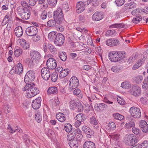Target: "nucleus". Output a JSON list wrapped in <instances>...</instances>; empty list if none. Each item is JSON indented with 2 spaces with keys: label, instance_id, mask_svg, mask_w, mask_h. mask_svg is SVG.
<instances>
[{
  "label": "nucleus",
  "instance_id": "obj_29",
  "mask_svg": "<svg viewBox=\"0 0 148 148\" xmlns=\"http://www.w3.org/2000/svg\"><path fill=\"white\" fill-rule=\"evenodd\" d=\"M21 45L24 49L26 50L29 47V43L24 39H22L21 43Z\"/></svg>",
  "mask_w": 148,
  "mask_h": 148
},
{
  "label": "nucleus",
  "instance_id": "obj_63",
  "mask_svg": "<svg viewBox=\"0 0 148 148\" xmlns=\"http://www.w3.org/2000/svg\"><path fill=\"white\" fill-rule=\"evenodd\" d=\"M33 36H34L32 38V39L33 40V41L35 42H37L40 40V37L38 35L36 34Z\"/></svg>",
  "mask_w": 148,
  "mask_h": 148
},
{
  "label": "nucleus",
  "instance_id": "obj_5",
  "mask_svg": "<svg viewBox=\"0 0 148 148\" xmlns=\"http://www.w3.org/2000/svg\"><path fill=\"white\" fill-rule=\"evenodd\" d=\"M64 37L62 34H57L54 40L55 44L57 46H62L64 42Z\"/></svg>",
  "mask_w": 148,
  "mask_h": 148
},
{
  "label": "nucleus",
  "instance_id": "obj_41",
  "mask_svg": "<svg viewBox=\"0 0 148 148\" xmlns=\"http://www.w3.org/2000/svg\"><path fill=\"white\" fill-rule=\"evenodd\" d=\"M113 116L114 119L120 121L123 120L124 118V116L118 113L114 114H113Z\"/></svg>",
  "mask_w": 148,
  "mask_h": 148
},
{
  "label": "nucleus",
  "instance_id": "obj_2",
  "mask_svg": "<svg viewBox=\"0 0 148 148\" xmlns=\"http://www.w3.org/2000/svg\"><path fill=\"white\" fill-rule=\"evenodd\" d=\"M53 18L57 21V23L62 25L65 21L62 9L59 8L53 12Z\"/></svg>",
  "mask_w": 148,
  "mask_h": 148
},
{
  "label": "nucleus",
  "instance_id": "obj_44",
  "mask_svg": "<svg viewBox=\"0 0 148 148\" xmlns=\"http://www.w3.org/2000/svg\"><path fill=\"white\" fill-rule=\"evenodd\" d=\"M26 63L28 65V66L32 68L34 66V63L32 60L30 58H28L26 59Z\"/></svg>",
  "mask_w": 148,
  "mask_h": 148
},
{
  "label": "nucleus",
  "instance_id": "obj_34",
  "mask_svg": "<svg viewBox=\"0 0 148 148\" xmlns=\"http://www.w3.org/2000/svg\"><path fill=\"white\" fill-rule=\"evenodd\" d=\"M56 23H57V21L55 19H51L47 21V25L49 27H56Z\"/></svg>",
  "mask_w": 148,
  "mask_h": 148
},
{
  "label": "nucleus",
  "instance_id": "obj_49",
  "mask_svg": "<svg viewBox=\"0 0 148 148\" xmlns=\"http://www.w3.org/2000/svg\"><path fill=\"white\" fill-rule=\"evenodd\" d=\"M138 55H135V56L132 55L129 59L128 60V62L129 63H131L137 59V58Z\"/></svg>",
  "mask_w": 148,
  "mask_h": 148
},
{
  "label": "nucleus",
  "instance_id": "obj_15",
  "mask_svg": "<svg viewBox=\"0 0 148 148\" xmlns=\"http://www.w3.org/2000/svg\"><path fill=\"white\" fill-rule=\"evenodd\" d=\"M41 99L40 97H38L34 100L32 103V106L34 109H37L40 106Z\"/></svg>",
  "mask_w": 148,
  "mask_h": 148
},
{
  "label": "nucleus",
  "instance_id": "obj_8",
  "mask_svg": "<svg viewBox=\"0 0 148 148\" xmlns=\"http://www.w3.org/2000/svg\"><path fill=\"white\" fill-rule=\"evenodd\" d=\"M38 31V29L36 27L32 26L27 28L25 32L28 36H33L36 35Z\"/></svg>",
  "mask_w": 148,
  "mask_h": 148
},
{
  "label": "nucleus",
  "instance_id": "obj_28",
  "mask_svg": "<svg viewBox=\"0 0 148 148\" xmlns=\"http://www.w3.org/2000/svg\"><path fill=\"white\" fill-rule=\"evenodd\" d=\"M69 145L71 148H77L78 147V142L77 140L75 139H73L72 140H71L69 142Z\"/></svg>",
  "mask_w": 148,
  "mask_h": 148
},
{
  "label": "nucleus",
  "instance_id": "obj_7",
  "mask_svg": "<svg viewBox=\"0 0 148 148\" xmlns=\"http://www.w3.org/2000/svg\"><path fill=\"white\" fill-rule=\"evenodd\" d=\"M125 143L129 145L132 146L135 145L138 142V139L136 136L129 135L126 138L125 140Z\"/></svg>",
  "mask_w": 148,
  "mask_h": 148
},
{
  "label": "nucleus",
  "instance_id": "obj_1",
  "mask_svg": "<svg viewBox=\"0 0 148 148\" xmlns=\"http://www.w3.org/2000/svg\"><path fill=\"white\" fill-rule=\"evenodd\" d=\"M23 90V91L27 90L26 96L28 98L34 97L39 94L40 92L39 89L35 87L33 83L26 84Z\"/></svg>",
  "mask_w": 148,
  "mask_h": 148
},
{
  "label": "nucleus",
  "instance_id": "obj_60",
  "mask_svg": "<svg viewBox=\"0 0 148 148\" xmlns=\"http://www.w3.org/2000/svg\"><path fill=\"white\" fill-rule=\"evenodd\" d=\"M49 4L52 6L55 7L56 5L57 0H49Z\"/></svg>",
  "mask_w": 148,
  "mask_h": 148
},
{
  "label": "nucleus",
  "instance_id": "obj_25",
  "mask_svg": "<svg viewBox=\"0 0 148 148\" xmlns=\"http://www.w3.org/2000/svg\"><path fill=\"white\" fill-rule=\"evenodd\" d=\"M75 109L78 112H82L84 110V106L79 101L77 102Z\"/></svg>",
  "mask_w": 148,
  "mask_h": 148
},
{
  "label": "nucleus",
  "instance_id": "obj_39",
  "mask_svg": "<svg viewBox=\"0 0 148 148\" xmlns=\"http://www.w3.org/2000/svg\"><path fill=\"white\" fill-rule=\"evenodd\" d=\"M35 119L38 123H39L41 122L42 120V116L40 112H38L36 113Z\"/></svg>",
  "mask_w": 148,
  "mask_h": 148
},
{
  "label": "nucleus",
  "instance_id": "obj_62",
  "mask_svg": "<svg viewBox=\"0 0 148 148\" xmlns=\"http://www.w3.org/2000/svg\"><path fill=\"white\" fill-rule=\"evenodd\" d=\"M94 131L91 129L88 133H87L86 137L87 138H91L92 136H94Z\"/></svg>",
  "mask_w": 148,
  "mask_h": 148
},
{
  "label": "nucleus",
  "instance_id": "obj_17",
  "mask_svg": "<svg viewBox=\"0 0 148 148\" xmlns=\"http://www.w3.org/2000/svg\"><path fill=\"white\" fill-rule=\"evenodd\" d=\"M106 44L110 47L116 46L119 44V40L114 39V38H110L108 39L106 41Z\"/></svg>",
  "mask_w": 148,
  "mask_h": 148
},
{
  "label": "nucleus",
  "instance_id": "obj_13",
  "mask_svg": "<svg viewBox=\"0 0 148 148\" xmlns=\"http://www.w3.org/2000/svg\"><path fill=\"white\" fill-rule=\"evenodd\" d=\"M86 2L85 4L82 1L78 2L76 5V10L77 12L79 13L83 12L85 9V5H87Z\"/></svg>",
  "mask_w": 148,
  "mask_h": 148
},
{
  "label": "nucleus",
  "instance_id": "obj_55",
  "mask_svg": "<svg viewBox=\"0 0 148 148\" xmlns=\"http://www.w3.org/2000/svg\"><path fill=\"white\" fill-rule=\"evenodd\" d=\"M21 4L23 7L25 9H27V8L30 7L29 5H28V3L25 1H21Z\"/></svg>",
  "mask_w": 148,
  "mask_h": 148
},
{
  "label": "nucleus",
  "instance_id": "obj_43",
  "mask_svg": "<svg viewBox=\"0 0 148 148\" xmlns=\"http://www.w3.org/2000/svg\"><path fill=\"white\" fill-rule=\"evenodd\" d=\"M106 106H107V105L103 103H96L95 106V107H97L100 110H103Z\"/></svg>",
  "mask_w": 148,
  "mask_h": 148
},
{
  "label": "nucleus",
  "instance_id": "obj_14",
  "mask_svg": "<svg viewBox=\"0 0 148 148\" xmlns=\"http://www.w3.org/2000/svg\"><path fill=\"white\" fill-rule=\"evenodd\" d=\"M103 17V16L101 11H97L93 14L92 19L94 21H99L102 19Z\"/></svg>",
  "mask_w": 148,
  "mask_h": 148
},
{
  "label": "nucleus",
  "instance_id": "obj_45",
  "mask_svg": "<svg viewBox=\"0 0 148 148\" xmlns=\"http://www.w3.org/2000/svg\"><path fill=\"white\" fill-rule=\"evenodd\" d=\"M65 131L67 132H70L72 129V126L69 123H67L65 124L64 127Z\"/></svg>",
  "mask_w": 148,
  "mask_h": 148
},
{
  "label": "nucleus",
  "instance_id": "obj_42",
  "mask_svg": "<svg viewBox=\"0 0 148 148\" xmlns=\"http://www.w3.org/2000/svg\"><path fill=\"white\" fill-rule=\"evenodd\" d=\"M116 34V32L114 30H108L106 32V36H114Z\"/></svg>",
  "mask_w": 148,
  "mask_h": 148
},
{
  "label": "nucleus",
  "instance_id": "obj_40",
  "mask_svg": "<svg viewBox=\"0 0 148 148\" xmlns=\"http://www.w3.org/2000/svg\"><path fill=\"white\" fill-rule=\"evenodd\" d=\"M22 138L25 141V143L27 145H29L30 143L29 136L27 135L24 134L22 136Z\"/></svg>",
  "mask_w": 148,
  "mask_h": 148
},
{
  "label": "nucleus",
  "instance_id": "obj_61",
  "mask_svg": "<svg viewBox=\"0 0 148 148\" xmlns=\"http://www.w3.org/2000/svg\"><path fill=\"white\" fill-rule=\"evenodd\" d=\"M74 134L75 135H76V139H77L76 140H77V141L78 140L80 141L83 138V136L82 134H80L79 133H78L76 134V133L75 132L74 133Z\"/></svg>",
  "mask_w": 148,
  "mask_h": 148
},
{
  "label": "nucleus",
  "instance_id": "obj_33",
  "mask_svg": "<svg viewBox=\"0 0 148 148\" xmlns=\"http://www.w3.org/2000/svg\"><path fill=\"white\" fill-rule=\"evenodd\" d=\"M14 52L15 56L18 57L22 54L23 50L19 47H17L14 49Z\"/></svg>",
  "mask_w": 148,
  "mask_h": 148
},
{
  "label": "nucleus",
  "instance_id": "obj_37",
  "mask_svg": "<svg viewBox=\"0 0 148 148\" xmlns=\"http://www.w3.org/2000/svg\"><path fill=\"white\" fill-rule=\"evenodd\" d=\"M58 56L61 60L65 61L66 59V54L65 52H62L59 53Z\"/></svg>",
  "mask_w": 148,
  "mask_h": 148
},
{
  "label": "nucleus",
  "instance_id": "obj_56",
  "mask_svg": "<svg viewBox=\"0 0 148 148\" xmlns=\"http://www.w3.org/2000/svg\"><path fill=\"white\" fill-rule=\"evenodd\" d=\"M10 130V132L12 134L13 133L16 132H19L20 133H21L23 132L22 130L20 128H18V129H16L14 130L11 127L10 129V130Z\"/></svg>",
  "mask_w": 148,
  "mask_h": 148
},
{
  "label": "nucleus",
  "instance_id": "obj_19",
  "mask_svg": "<svg viewBox=\"0 0 148 148\" xmlns=\"http://www.w3.org/2000/svg\"><path fill=\"white\" fill-rule=\"evenodd\" d=\"M116 53L117 51H113L109 53L108 55L109 58L111 62H116L118 61Z\"/></svg>",
  "mask_w": 148,
  "mask_h": 148
},
{
  "label": "nucleus",
  "instance_id": "obj_64",
  "mask_svg": "<svg viewBox=\"0 0 148 148\" xmlns=\"http://www.w3.org/2000/svg\"><path fill=\"white\" fill-rule=\"evenodd\" d=\"M142 88L144 90L147 89L148 88V82L144 80L143 82Z\"/></svg>",
  "mask_w": 148,
  "mask_h": 148
},
{
  "label": "nucleus",
  "instance_id": "obj_11",
  "mask_svg": "<svg viewBox=\"0 0 148 148\" xmlns=\"http://www.w3.org/2000/svg\"><path fill=\"white\" fill-rule=\"evenodd\" d=\"M47 65L49 69H54L57 66L56 60L53 58H49L47 62Z\"/></svg>",
  "mask_w": 148,
  "mask_h": 148
},
{
  "label": "nucleus",
  "instance_id": "obj_16",
  "mask_svg": "<svg viewBox=\"0 0 148 148\" xmlns=\"http://www.w3.org/2000/svg\"><path fill=\"white\" fill-rule=\"evenodd\" d=\"M139 125L142 131L144 132L147 133L148 130V124L147 122L144 120H142L139 123Z\"/></svg>",
  "mask_w": 148,
  "mask_h": 148
},
{
  "label": "nucleus",
  "instance_id": "obj_52",
  "mask_svg": "<svg viewBox=\"0 0 148 148\" xmlns=\"http://www.w3.org/2000/svg\"><path fill=\"white\" fill-rule=\"evenodd\" d=\"M142 18L141 16H137L133 19L132 21L134 23H138L142 20Z\"/></svg>",
  "mask_w": 148,
  "mask_h": 148
},
{
  "label": "nucleus",
  "instance_id": "obj_24",
  "mask_svg": "<svg viewBox=\"0 0 148 148\" xmlns=\"http://www.w3.org/2000/svg\"><path fill=\"white\" fill-rule=\"evenodd\" d=\"M58 93V89L55 86L51 87L49 88L47 90L48 95L56 94Z\"/></svg>",
  "mask_w": 148,
  "mask_h": 148
},
{
  "label": "nucleus",
  "instance_id": "obj_10",
  "mask_svg": "<svg viewBox=\"0 0 148 148\" xmlns=\"http://www.w3.org/2000/svg\"><path fill=\"white\" fill-rule=\"evenodd\" d=\"M141 92L140 88L137 86H134L131 89L130 93L134 96L137 97L140 95Z\"/></svg>",
  "mask_w": 148,
  "mask_h": 148
},
{
  "label": "nucleus",
  "instance_id": "obj_38",
  "mask_svg": "<svg viewBox=\"0 0 148 148\" xmlns=\"http://www.w3.org/2000/svg\"><path fill=\"white\" fill-rule=\"evenodd\" d=\"M77 102L74 99H71L69 103V105L70 109L72 110H74L76 106Z\"/></svg>",
  "mask_w": 148,
  "mask_h": 148
},
{
  "label": "nucleus",
  "instance_id": "obj_12",
  "mask_svg": "<svg viewBox=\"0 0 148 148\" xmlns=\"http://www.w3.org/2000/svg\"><path fill=\"white\" fill-rule=\"evenodd\" d=\"M22 11L20 13V16L23 19L27 20L30 17V12L27 9L22 8Z\"/></svg>",
  "mask_w": 148,
  "mask_h": 148
},
{
  "label": "nucleus",
  "instance_id": "obj_4",
  "mask_svg": "<svg viewBox=\"0 0 148 148\" xmlns=\"http://www.w3.org/2000/svg\"><path fill=\"white\" fill-rule=\"evenodd\" d=\"M130 114L133 117L135 118H140L141 116V114L139 108L135 107H131L129 110Z\"/></svg>",
  "mask_w": 148,
  "mask_h": 148
},
{
  "label": "nucleus",
  "instance_id": "obj_31",
  "mask_svg": "<svg viewBox=\"0 0 148 148\" xmlns=\"http://www.w3.org/2000/svg\"><path fill=\"white\" fill-rule=\"evenodd\" d=\"M38 3L39 5H42L45 9H47L48 6L49 1L48 0H38Z\"/></svg>",
  "mask_w": 148,
  "mask_h": 148
},
{
  "label": "nucleus",
  "instance_id": "obj_32",
  "mask_svg": "<svg viewBox=\"0 0 148 148\" xmlns=\"http://www.w3.org/2000/svg\"><path fill=\"white\" fill-rule=\"evenodd\" d=\"M73 94L77 96L79 99H82L83 97V95L81 93V90L79 88L75 89L73 91Z\"/></svg>",
  "mask_w": 148,
  "mask_h": 148
},
{
  "label": "nucleus",
  "instance_id": "obj_57",
  "mask_svg": "<svg viewBox=\"0 0 148 148\" xmlns=\"http://www.w3.org/2000/svg\"><path fill=\"white\" fill-rule=\"evenodd\" d=\"M62 10H64L65 12H67L69 10V6L67 3H63L62 5Z\"/></svg>",
  "mask_w": 148,
  "mask_h": 148
},
{
  "label": "nucleus",
  "instance_id": "obj_6",
  "mask_svg": "<svg viewBox=\"0 0 148 148\" xmlns=\"http://www.w3.org/2000/svg\"><path fill=\"white\" fill-rule=\"evenodd\" d=\"M69 90L71 91L73 89L77 88L79 84V80L75 76L72 77L70 80Z\"/></svg>",
  "mask_w": 148,
  "mask_h": 148
},
{
  "label": "nucleus",
  "instance_id": "obj_20",
  "mask_svg": "<svg viewBox=\"0 0 148 148\" xmlns=\"http://www.w3.org/2000/svg\"><path fill=\"white\" fill-rule=\"evenodd\" d=\"M14 32L16 36L18 37L21 36L23 33L22 27L20 26L16 27L14 29Z\"/></svg>",
  "mask_w": 148,
  "mask_h": 148
},
{
  "label": "nucleus",
  "instance_id": "obj_26",
  "mask_svg": "<svg viewBox=\"0 0 148 148\" xmlns=\"http://www.w3.org/2000/svg\"><path fill=\"white\" fill-rule=\"evenodd\" d=\"M142 56L143 57V58L142 60H140L139 61H138L136 64L134 65L132 67V69L133 70H135L137 69L143 64L144 61L145 60L143 59L144 58H145V57L144 56Z\"/></svg>",
  "mask_w": 148,
  "mask_h": 148
},
{
  "label": "nucleus",
  "instance_id": "obj_51",
  "mask_svg": "<svg viewBox=\"0 0 148 148\" xmlns=\"http://www.w3.org/2000/svg\"><path fill=\"white\" fill-rule=\"evenodd\" d=\"M51 76L52 81L55 82L57 79L58 77V74L57 73H55L54 74L53 73L51 75Z\"/></svg>",
  "mask_w": 148,
  "mask_h": 148
},
{
  "label": "nucleus",
  "instance_id": "obj_48",
  "mask_svg": "<svg viewBox=\"0 0 148 148\" xmlns=\"http://www.w3.org/2000/svg\"><path fill=\"white\" fill-rule=\"evenodd\" d=\"M117 57L118 60V61H121L125 57V56L123 53L121 52H117Z\"/></svg>",
  "mask_w": 148,
  "mask_h": 148
},
{
  "label": "nucleus",
  "instance_id": "obj_18",
  "mask_svg": "<svg viewBox=\"0 0 148 148\" xmlns=\"http://www.w3.org/2000/svg\"><path fill=\"white\" fill-rule=\"evenodd\" d=\"M32 59L33 60H39L41 58L40 53L38 51L32 50L30 53Z\"/></svg>",
  "mask_w": 148,
  "mask_h": 148
},
{
  "label": "nucleus",
  "instance_id": "obj_9",
  "mask_svg": "<svg viewBox=\"0 0 148 148\" xmlns=\"http://www.w3.org/2000/svg\"><path fill=\"white\" fill-rule=\"evenodd\" d=\"M49 68L46 67H44L41 70V76L45 80H48L49 78L50 73Z\"/></svg>",
  "mask_w": 148,
  "mask_h": 148
},
{
  "label": "nucleus",
  "instance_id": "obj_27",
  "mask_svg": "<svg viewBox=\"0 0 148 148\" xmlns=\"http://www.w3.org/2000/svg\"><path fill=\"white\" fill-rule=\"evenodd\" d=\"M75 118L76 120L79 121L83 122L86 119L85 114L81 113L77 114Z\"/></svg>",
  "mask_w": 148,
  "mask_h": 148
},
{
  "label": "nucleus",
  "instance_id": "obj_59",
  "mask_svg": "<svg viewBox=\"0 0 148 148\" xmlns=\"http://www.w3.org/2000/svg\"><path fill=\"white\" fill-rule=\"evenodd\" d=\"M91 129L88 127L86 126H84L82 127V130L84 133L87 134L90 130Z\"/></svg>",
  "mask_w": 148,
  "mask_h": 148
},
{
  "label": "nucleus",
  "instance_id": "obj_35",
  "mask_svg": "<svg viewBox=\"0 0 148 148\" xmlns=\"http://www.w3.org/2000/svg\"><path fill=\"white\" fill-rule=\"evenodd\" d=\"M143 76L141 75H139L134 77L133 80L136 83L139 84L143 80Z\"/></svg>",
  "mask_w": 148,
  "mask_h": 148
},
{
  "label": "nucleus",
  "instance_id": "obj_50",
  "mask_svg": "<svg viewBox=\"0 0 148 148\" xmlns=\"http://www.w3.org/2000/svg\"><path fill=\"white\" fill-rule=\"evenodd\" d=\"M130 86V84L128 82H123L121 84V87L124 89H128Z\"/></svg>",
  "mask_w": 148,
  "mask_h": 148
},
{
  "label": "nucleus",
  "instance_id": "obj_30",
  "mask_svg": "<svg viewBox=\"0 0 148 148\" xmlns=\"http://www.w3.org/2000/svg\"><path fill=\"white\" fill-rule=\"evenodd\" d=\"M23 66L21 63H19L17 64V66L15 71V73L19 74L23 72Z\"/></svg>",
  "mask_w": 148,
  "mask_h": 148
},
{
  "label": "nucleus",
  "instance_id": "obj_54",
  "mask_svg": "<svg viewBox=\"0 0 148 148\" xmlns=\"http://www.w3.org/2000/svg\"><path fill=\"white\" fill-rule=\"evenodd\" d=\"M125 0H116L115 2L118 6L123 5L125 2Z\"/></svg>",
  "mask_w": 148,
  "mask_h": 148
},
{
  "label": "nucleus",
  "instance_id": "obj_47",
  "mask_svg": "<svg viewBox=\"0 0 148 148\" xmlns=\"http://www.w3.org/2000/svg\"><path fill=\"white\" fill-rule=\"evenodd\" d=\"M110 27L121 28L124 27V25L122 23H115L111 25Z\"/></svg>",
  "mask_w": 148,
  "mask_h": 148
},
{
  "label": "nucleus",
  "instance_id": "obj_23",
  "mask_svg": "<svg viewBox=\"0 0 148 148\" xmlns=\"http://www.w3.org/2000/svg\"><path fill=\"white\" fill-rule=\"evenodd\" d=\"M57 119L60 122H64L66 119L65 115L62 113L59 112L56 114Z\"/></svg>",
  "mask_w": 148,
  "mask_h": 148
},
{
  "label": "nucleus",
  "instance_id": "obj_21",
  "mask_svg": "<svg viewBox=\"0 0 148 148\" xmlns=\"http://www.w3.org/2000/svg\"><path fill=\"white\" fill-rule=\"evenodd\" d=\"M90 122L91 124L94 125V127L95 128L98 127V120L96 116H93L91 117L90 119Z\"/></svg>",
  "mask_w": 148,
  "mask_h": 148
},
{
  "label": "nucleus",
  "instance_id": "obj_53",
  "mask_svg": "<svg viewBox=\"0 0 148 148\" xmlns=\"http://www.w3.org/2000/svg\"><path fill=\"white\" fill-rule=\"evenodd\" d=\"M135 125L134 123L133 122H130L125 124V127L127 128H130L134 127Z\"/></svg>",
  "mask_w": 148,
  "mask_h": 148
},
{
  "label": "nucleus",
  "instance_id": "obj_46",
  "mask_svg": "<svg viewBox=\"0 0 148 148\" xmlns=\"http://www.w3.org/2000/svg\"><path fill=\"white\" fill-rule=\"evenodd\" d=\"M56 36V33L54 32H50L48 35V38L50 41L54 40Z\"/></svg>",
  "mask_w": 148,
  "mask_h": 148
},
{
  "label": "nucleus",
  "instance_id": "obj_58",
  "mask_svg": "<svg viewBox=\"0 0 148 148\" xmlns=\"http://www.w3.org/2000/svg\"><path fill=\"white\" fill-rule=\"evenodd\" d=\"M69 74V72L62 71L60 72L59 76L60 78H63L66 77Z\"/></svg>",
  "mask_w": 148,
  "mask_h": 148
},
{
  "label": "nucleus",
  "instance_id": "obj_22",
  "mask_svg": "<svg viewBox=\"0 0 148 148\" xmlns=\"http://www.w3.org/2000/svg\"><path fill=\"white\" fill-rule=\"evenodd\" d=\"M83 148H95V144L92 142L86 141L83 145Z\"/></svg>",
  "mask_w": 148,
  "mask_h": 148
},
{
  "label": "nucleus",
  "instance_id": "obj_3",
  "mask_svg": "<svg viewBox=\"0 0 148 148\" xmlns=\"http://www.w3.org/2000/svg\"><path fill=\"white\" fill-rule=\"evenodd\" d=\"M35 78L34 71L33 70H29L26 73L24 78L25 82L26 84H29V83H31L34 80Z\"/></svg>",
  "mask_w": 148,
  "mask_h": 148
},
{
  "label": "nucleus",
  "instance_id": "obj_36",
  "mask_svg": "<svg viewBox=\"0 0 148 148\" xmlns=\"http://www.w3.org/2000/svg\"><path fill=\"white\" fill-rule=\"evenodd\" d=\"M48 49L50 52L53 54H54L56 52L57 49L56 47L51 44H48Z\"/></svg>",
  "mask_w": 148,
  "mask_h": 148
}]
</instances>
